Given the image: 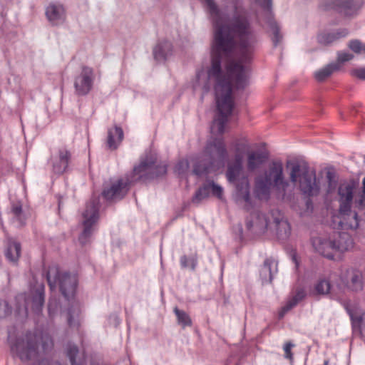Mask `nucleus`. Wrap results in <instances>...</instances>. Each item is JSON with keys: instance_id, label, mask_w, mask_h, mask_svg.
Returning a JSON list of instances; mask_svg holds the SVG:
<instances>
[{"instance_id": "obj_21", "label": "nucleus", "mask_w": 365, "mask_h": 365, "mask_svg": "<svg viewBox=\"0 0 365 365\" xmlns=\"http://www.w3.org/2000/svg\"><path fill=\"white\" fill-rule=\"evenodd\" d=\"M21 244L15 240H9L5 250L6 258L12 263H16L21 256Z\"/></svg>"}, {"instance_id": "obj_10", "label": "nucleus", "mask_w": 365, "mask_h": 365, "mask_svg": "<svg viewBox=\"0 0 365 365\" xmlns=\"http://www.w3.org/2000/svg\"><path fill=\"white\" fill-rule=\"evenodd\" d=\"M341 238L344 240V244L336 247L332 243L331 237L319 236L312 239V245L317 252L329 259H334V252H344L351 250L354 240L350 235H343Z\"/></svg>"}, {"instance_id": "obj_26", "label": "nucleus", "mask_w": 365, "mask_h": 365, "mask_svg": "<svg viewBox=\"0 0 365 365\" xmlns=\"http://www.w3.org/2000/svg\"><path fill=\"white\" fill-rule=\"evenodd\" d=\"M210 195V185L206 183L202 185L195 192V195L192 197V202L194 204H199L203 200L207 198Z\"/></svg>"}, {"instance_id": "obj_20", "label": "nucleus", "mask_w": 365, "mask_h": 365, "mask_svg": "<svg viewBox=\"0 0 365 365\" xmlns=\"http://www.w3.org/2000/svg\"><path fill=\"white\" fill-rule=\"evenodd\" d=\"M173 46L171 43L165 41L158 43L153 49V56L157 61H165L170 56L172 55Z\"/></svg>"}, {"instance_id": "obj_34", "label": "nucleus", "mask_w": 365, "mask_h": 365, "mask_svg": "<svg viewBox=\"0 0 365 365\" xmlns=\"http://www.w3.org/2000/svg\"><path fill=\"white\" fill-rule=\"evenodd\" d=\"M207 184L210 185V191H212V195L219 199H222L223 195L222 187L215 184L213 180H207Z\"/></svg>"}, {"instance_id": "obj_47", "label": "nucleus", "mask_w": 365, "mask_h": 365, "mask_svg": "<svg viewBox=\"0 0 365 365\" xmlns=\"http://www.w3.org/2000/svg\"><path fill=\"white\" fill-rule=\"evenodd\" d=\"M292 259H293V261L295 262V264H296V267L297 268V267H298V266H299V263H298V262H297V257H296L295 255H294V256L292 257Z\"/></svg>"}, {"instance_id": "obj_13", "label": "nucleus", "mask_w": 365, "mask_h": 365, "mask_svg": "<svg viewBox=\"0 0 365 365\" xmlns=\"http://www.w3.org/2000/svg\"><path fill=\"white\" fill-rule=\"evenodd\" d=\"M94 78V71L92 68L82 66L81 73L74 79L76 93L78 96L87 95L93 88Z\"/></svg>"}, {"instance_id": "obj_41", "label": "nucleus", "mask_w": 365, "mask_h": 365, "mask_svg": "<svg viewBox=\"0 0 365 365\" xmlns=\"http://www.w3.org/2000/svg\"><path fill=\"white\" fill-rule=\"evenodd\" d=\"M359 206L365 207V177L362 180V190L358 201Z\"/></svg>"}, {"instance_id": "obj_28", "label": "nucleus", "mask_w": 365, "mask_h": 365, "mask_svg": "<svg viewBox=\"0 0 365 365\" xmlns=\"http://www.w3.org/2000/svg\"><path fill=\"white\" fill-rule=\"evenodd\" d=\"M269 26L272 31L273 37L272 41L274 45L276 46L281 41L282 36L279 32V27L277 22L274 19H269L267 21Z\"/></svg>"}, {"instance_id": "obj_6", "label": "nucleus", "mask_w": 365, "mask_h": 365, "mask_svg": "<svg viewBox=\"0 0 365 365\" xmlns=\"http://www.w3.org/2000/svg\"><path fill=\"white\" fill-rule=\"evenodd\" d=\"M354 185L351 183H341L338 189L340 206L339 213L332 216L331 225L334 229L348 230H356L359 225L358 215L352 211L351 204Z\"/></svg>"}, {"instance_id": "obj_9", "label": "nucleus", "mask_w": 365, "mask_h": 365, "mask_svg": "<svg viewBox=\"0 0 365 365\" xmlns=\"http://www.w3.org/2000/svg\"><path fill=\"white\" fill-rule=\"evenodd\" d=\"M289 178L292 182L299 184L303 194L313 196L319 193V185L316 174L310 171L307 165H302L298 162L291 163Z\"/></svg>"}, {"instance_id": "obj_17", "label": "nucleus", "mask_w": 365, "mask_h": 365, "mask_svg": "<svg viewBox=\"0 0 365 365\" xmlns=\"http://www.w3.org/2000/svg\"><path fill=\"white\" fill-rule=\"evenodd\" d=\"M247 168L252 172L267 160L269 153L266 150H252L247 152Z\"/></svg>"}, {"instance_id": "obj_4", "label": "nucleus", "mask_w": 365, "mask_h": 365, "mask_svg": "<svg viewBox=\"0 0 365 365\" xmlns=\"http://www.w3.org/2000/svg\"><path fill=\"white\" fill-rule=\"evenodd\" d=\"M289 185V182L284 176L283 163L281 160L272 161L263 175L255 180V195L259 200H268L270 197L272 189L276 191L278 198L285 200L286 191Z\"/></svg>"}, {"instance_id": "obj_8", "label": "nucleus", "mask_w": 365, "mask_h": 365, "mask_svg": "<svg viewBox=\"0 0 365 365\" xmlns=\"http://www.w3.org/2000/svg\"><path fill=\"white\" fill-rule=\"evenodd\" d=\"M46 277L51 291L58 284L62 294L67 300L73 298L78 283L76 275L68 272L61 273L57 265H51L46 271Z\"/></svg>"}, {"instance_id": "obj_35", "label": "nucleus", "mask_w": 365, "mask_h": 365, "mask_svg": "<svg viewBox=\"0 0 365 365\" xmlns=\"http://www.w3.org/2000/svg\"><path fill=\"white\" fill-rule=\"evenodd\" d=\"M189 168V161L186 159H182L178 161L175 167V172L178 175H182Z\"/></svg>"}, {"instance_id": "obj_5", "label": "nucleus", "mask_w": 365, "mask_h": 365, "mask_svg": "<svg viewBox=\"0 0 365 365\" xmlns=\"http://www.w3.org/2000/svg\"><path fill=\"white\" fill-rule=\"evenodd\" d=\"M53 347V340L47 331L36 329L26 334L25 339L17 341L12 347L23 361L39 360Z\"/></svg>"}, {"instance_id": "obj_25", "label": "nucleus", "mask_w": 365, "mask_h": 365, "mask_svg": "<svg viewBox=\"0 0 365 365\" xmlns=\"http://www.w3.org/2000/svg\"><path fill=\"white\" fill-rule=\"evenodd\" d=\"M81 312L80 305L78 302H73L67 311V320L70 327L78 324V318Z\"/></svg>"}, {"instance_id": "obj_19", "label": "nucleus", "mask_w": 365, "mask_h": 365, "mask_svg": "<svg viewBox=\"0 0 365 365\" xmlns=\"http://www.w3.org/2000/svg\"><path fill=\"white\" fill-rule=\"evenodd\" d=\"M124 137L123 131L119 126L115 125L108 130L107 146L111 150H115L122 142Z\"/></svg>"}, {"instance_id": "obj_27", "label": "nucleus", "mask_w": 365, "mask_h": 365, "mask_svg": "<svg viewBox=\"0 0 365 365\" xmlns=\"http://www.w3.org/2000/svg\"><path fill=\"white\" fill-rule=\"evenodd\" d=\"M173 311L176 315L178 323L182 328L192 326V319L187 313L183 310L179 309L178 307H175Z\"/></svg>"}, {"instance_id": "obj_14", "label": "nucleus", "mask_w": 365, "mask_h": 365, "mask_svg": "<svg viewBox=\"0 0 365 365\" xmlns=\"http://www.w3.org/2000/svg\"><path fill=\"white\" fill-rule=\"evenodd\" d=\"M72 160L71 152L66 147L59 148L56 155L50 158V163L52 166V171L56 175H62L69 168Z\"/></svg>"}, {"instance_id": "obj_31", "label": "nucleus", "mask_w": 365, "mask_h": 365, "mask_svg": "<svg viewBox=\"0 0 365 365\" xmlns=\"http://www.w3.org/2000/svg\"><path fill=\"white\" fill-rule=\"evenodd\" d=\"M274 222L276 226H277L278 232H282V230L283 229L286 235H289L290 234L291 227L287 220L275 218Z\"/></svg>"}, {"instance_id": "obj_38", "label": "nucleus", "mask_w": 365, "mask_h": 365, "mask_svg": "<svg viewBox=\"0 0 365 365\" xmlns=\"http://www.w3.org/2000/svg\"><path fill=\"white\" fill-rule=\"evenodd\" d=\"M294 346V344L291 341L286 342L283 346V349L284 351V357L289 361H292L294 359L293 354L292 352V349Z\"/></svg>"}, {"instance_id": "obj_30", "label": "nucleus", "mask_w": 365, "mask_h": 365, "mask_svg": "<svg viewBox=\"0 0 365 365\" xmlns=\"http://www.w3.org/2000/svg\"><path fill=\"white\" fill-rule=\"evenodd\" d=\"M354 58V55L349 53V52H344V51H340L337 53V59L336 62H334L333 63L334 65L339 66V70L341 68L342 65L350 60H351Z\"/></svg>"}, {"instance_id": "obj_33", "label": "nucleus", "mask_w": 365, "mask_h": 365, "mask_svg": "<svg viewBox=\"0 0 365 365\" xmlns=\"http://www.w3.org/2000/svg\"><path fill=\"white\" fill-rule=\"evenodd\" d=\"M349 48L356 53H365V43L363 44L359 40H352L349 43Z\"/></svg>"}, {"instance_id": "obj_44", "label": "nucleus", "mask_w": 365, "mask_h": 365, "mask_svg": "<svg viewBox=\"0 0 365 365\" xmlns=\"http://www.w3.org/2000/svg\"><path fill=\"white\" fill-rule=\"evenodd\" d=\"M11 211L15 216L18 217L22 212L21 206H20V205L13 206Z\"/></svg>"}, {"instance_id": "obj_7", "label": "nucleus", "mask_w": 365, "mask_h": 365, "mask_svg": "<svg viewBox=\"0 0 365 365\" xmlns=\"http://www.w3.org/2000/svg\"><path fill=\"white\" fill-rule=\"evenodd\" d=\"M44 289L43 283L36 282L30 286L28 294H18L16 297V315L26 317L29 308L36 314L41 312L44 303Z\"/></svg>"}, {"instance_id": "obj_48", "label": "nucleus", "mask_w": 365, "mask_h": 365, "mask_svg": "<svg viewBox=\"0 0 365 365\" xmlns=\"http://www.w3.org/2000/svg\"><path fill=\"white\" fill-rule=\"evenodd\" d=\"M327 178H329V183L331 184V173L330 172H329L327 173Z\"/></svg>"}, {"instance_id": "obj_36", "label": "nucleus", "mask_w": 365, "mask_h": 365, "mask_svg": "<svg viewBox=\"0 0 365 365\" xmlns=\"http://www.w3.org/2000/svg\"><path fill=\"white\" fill-rule=\"evenodd\" d=\"M58 301L54 297H51L48 304V311L50 317H53L54 316L55 313L58 311Z\"/></svg>"}, {"instance_id": "obj_42", "label": "nucleus", "mask_w": 365, "mask_h": 365, "mask_svg": "<svg viewBox=\"0 0 365 365\" xmlns=\"http://www.w3.org/2000/svg\"><path fill=\"white\" fill-rule=\"evenodd\" d=\"M351 73L353 76H355L359 79L365 80V68H364L354 69L351 71Z\"/></svg>"}, {"instance_id": "obj_29", "label": "nucleus", "mask_w": 365, "mask_h": 365, "mask_svg": "<svg viewBox=\"0 0 365 365\" xmlns=\"http://www.w3.org/2000/svg\"><path fill=\"white\" fill-rule=\"evenodd\" d=\"M334 284H331L329 280L321 279L315 285V291L319 294H328Z\"/></svg>"}, {"instance_id": "obj_15", "label": "nucleus", "mask_w": 365, "mask_h": 365, "mask_svg": "<svg viewBox=\"0 0 365 365\" xmlns=\"http://www.w3.org/2000/svg\"><path fill=\"white\" fill-rule=\"evenodd\" d=\"M343 283H344L349 289L352 292H358L363 289L364 285V279L362 272L356 269H348L344 276L341 277Z\"/></svg>"}, {"instance_id": "obj_45", "label": "nucleus", "mask_w": 365, "mask_h": 365, "mask_svg": "<svg viewBox=\"0 0 365 365\" xmlns=\"http://www.w3.org/2000/svg\"><path fill=\"white\" fill-rule=\"evenodd\" d=\"M254 215H257L259 219H260L261 217V215H259L258 213H254ZM262 217L264 218V227H267L269 225V222L267 221V220L264 217V215H262Z\"/></svg>"}, {"instance_id": "obj_18", "label": "nucleus", "mask_w": 365, "mask_h": 365, "mask_svg": "<svg viewBox=\"0 0 365 365\" xmlns=\"http://www.w3.org/2000/svg\"><path fill=\"white\" fill-rule=\"evenodd\" d=\"M48 21L53 25L63 22L65 19L64 8L60 4H50L46 11Z\"/></svg>"}, {"instance_id": "obj_32", "label": "nucleus", "mask_w": 365, "mask_h": 365, "mask_svg": "<svg viewBox=\"0 0 365 365\" xmlns=\"http://www.w3.org/2000/svg\"><path fill=\"white\" fill-rule=\"evenodd\" d=\"M180 262L182 268H187L190 267L192 270L195 269L197 264L196 258L192 257L190 259H188L185 255H183L180 257Z\"/></svg>"}, {"instance_id": "obj_23", "label": "nucleus", "mask_w": 365, "mask_h": 365, "mask_svg": "<svg viewBox=\"0 0 365 365\" xmlns=\"http://www.w3.org/2000/svg\"><path fill=\"white\" fill-rule=\"evenodd\" d=\"M348 33L349 31L346 29H341L337 31L321 34L318 36V41L320 43L329 44L341 38L346 36Z\"/></svg>"}, {"instance_id": "obj_12", "label": "nucleus", "mask_w": 365, "mask_h": 365, "mask_svg": "<svg viewBox=\"0 0 365 365\" xmlns=\"http://www.w3.org/2000/svg\"><path fill=\"white\" fill-rule=\"evenodd\" d=\"M361 5V0H324L320 6L324 11L334 10L350 16L356 14Z\"/></svg>"}, {"instance_id": "obj_11", "label": "nucleus", "mask_w": 365, "mask_h": 365, "mask_svg": "<svg viewBox=\"0 0 365 365\" xmlns=\"http://www.w3.org/2000/svg\"><path fill=\"white\" fill-rule=\"evenodd\" d=\"M99 200L94 197L91 199L86 205V209L82 214L84 228L78 238L82 245H86L90 241L91 236L94 230L93 226L99 218Z\"/></svg>"}, {"instance_id": "obj_16", "label": "nucleus", "mask_w": 365, "mask_h": 365, "mask_svg": "<svg viewBox=\"0 0 365 365\" xmlns=\"http://www.w3.org/2000/svg\"><path fill=\"white\" fill-rule=\"evenodd\" d=\"M344 307L350 317L353 326L362 327V331L365 334V312L356 304L351 302L344 303Z\"/></svg>"}, {"instance_id": "obj_39", "label": "nucleus", "mask_w": 365, "mask_h": 365, "mask_svg": "<svg viewBox=\"0 0 365 365\" xmlns=\"http://www.w3.org/2000/svg\"><path fill=\"white\" fill-rule=\"evenodd\" d=\"M343 235H349V234L346 232H334L331 240H332V243H334L336 245L335 247L340 245L341 244V245L344 244V240L341 238V237Z\"/></svg>"}, {"instance_id": "obj_22", "label": "nucleus", "mask_w": 365, "mask_h": 365, "mask_svg": "<svg viewBox=\"0 0 365 365\" xmlns=\"http://www.w3.org/2000/svg\"><path fill=\"white\" fill-rule=\"evenodd\" d=\"M306 297V292L303 289H299L295 294L288 299L284 306L282 307L279 312V318H282L284 314L294 307L299 302Z\"/></svg>"}, {"instance_id": "obj_43", "label": "nucleus", "mask_w": 365, "mask_h": 365, "mask_svg": "<svg viewBox=\"0 0 365 365\" xmlns=\"http://www.w3.org/2000/svg\"><path fill=\"white\" fill-rule=\"evenodd\" d=\"M255 1L264 9L270 11L272 8V0H255Z\"/></svg>"}, {"instance_id": "obj_46", "label": "nucleus", "mask_w": 365, "mask_h": 365, "mask_svg": "<svg viewBox=\"0 0 365 365\" xmlns=\"http://www.w3.org/2000/svg\"><path fill=\"white\" fill-rule=\"evenodd\" d=\"M246 225H247V227L248 229H250L251 227H253V222H251V221H247V223H246Z\"/></svg>"}, {"instance_id": "obj_37", "label": "nucleus", "mask_w": 365, "mask_h": 365, "mask_svg": "<svg viewBox=\"0 0 365 365\" xmlns=\"http://www.w3.org/2000/svg\"><path fill=\"white\" fill-rule=\"evenodd\" d=\"M11 313V309L6 301H0V318L9 316Z\"/></svg>"}, {"instance_id": "obj_1", "label": "nucleus", "mask_w": 365, "mask_h": 365, "mask_svg": "<svg viewBox=\"0 0 365 365\" xmlns=\"http://www.w3.org/2000/svg\"><path fill=\"white\" fill-rule=\"evenodd\" d=\"M207 9L215 29L211 51L212 63L207 71L201 69L197 72L195 86L207 92L211 88L212 80L215 82L217 113L210 130L212 135H220V138L209 140L202 155L195 158L193 173L198 177L216 173L224 167L228 158L222 135L234 107L232 86L244 89L249 84V64L257 42L250 19L238 8H235V14L228 25L222 24L218 8Z\"/></svg>"}, {"instance_id": "obj_24", "label": "nucleus", "mask_w": 365, "mask_h": 365, "mask_svg": "<svg viewBox=\"0 0 365 365\" xmlns=\"http://www.w3.org/2000/svg\"><path fill=\"white\" fill-rule=\"evenodd\" d=\"M339 70V66L334 65L331 63L324 68L317 71L314 73V77L318 81H323L329 77L334 71Z\"/></svg>"}, {"instance_id": "obj_3", "label": "nucleus", "mask_w": 365, "mask_h": 365, "mask_svg": "<svg viewBox=\"0 0 365 365\" xmlns=\"http://www.w3.org/2000/svg\"><path fill=\"white\" fill-rule=\"evenodd\" d=\"M233 148L235 160L228 165L226 176L230 182L235 183L236 202L249 210L252 207L249 180L247 177L240 178V175L242 171L244 153L250 148V145L247 139H239L233 143Z\"/></svg>"}, {"instance_id": "obj_49", "label": "nucleus", "mask_w": 365, "mask_h": 365, "mask_svg": "<svg viewBox=\"0 0 365 365\" xmlns=\"http://www.w3.org/2000/svg\"><path fill=\"white\" fill-rule=\"evenodd\" d=\"M364 163L365 164V156L364 157Z\"/></svg>"}, {"instance_id": "obj_2", "label": "nucleus", "mask_w": 365, "mask_h": 365, "mask_svg": "<svg viewBox=\"0 0 365 365\" xmlns=\"http://www.w3.org/2000/svg\"><path fill=\"white\" fill-rule=\"evenodd\" d=\"M167 172V165L158 161L156 154L149 152L140 159L138 165L135 166L131 179L120 178L111 182L110 187H105L102 195L107 200L122 199L128 192L131 183L137 181H146Z\"/></svg>"}, {"instance_id": "obj_40", "label": "nucleus", "mask_w": 365, "mask_h": 365, "mask_svg": "<svg viewBox=\"0 0 365 365\" xmlns=\"http://www.w3.org/2000/svg\"><path fill=\"white\" fill-rule=\"evenodd\" d=\"M274 264V262L272 259H265L264 262V265H263V268H262V272H265V273L269 272V277L270 281H272V278H273V274H272V272L271 270V267Z\"/></svg>"}]
</instances>
